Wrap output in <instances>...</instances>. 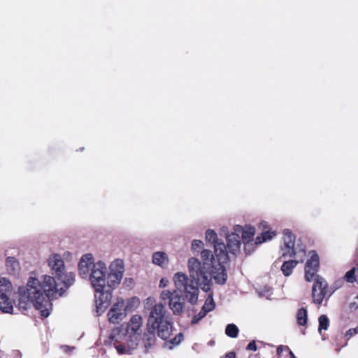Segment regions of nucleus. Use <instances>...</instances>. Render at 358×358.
<instances>
[{"label":"nucleus","instance_id":"f704fd0d","mask_svg":"<svg viewBox=\"0 0 358 358\" xmlns=\"http://www.w3.org/2000/svg\"><path fill=\"white\" fill-rule=\"evenodd\" d=\"M246 349L248 350L256 351L257 348L255 342L254 341L250 342L249 344L248 345Z\"/></svg>","mask_w":358,"mask_h":358},{"label":"nucleus","instance_id":"5701e85b","mask_svg":"<svg viewBox=\"0 0 358 358\" xmlns=\"http://www.w3.org/2000/svg\"><path fill=\"white\" fill-rule=\"evenodd\" d=\"M115 348L117 351V352L120 355L123 354H128L131 355L134 350L136 348V344L135 341L133 343L132 345L128 344L127 345H125V343H120L115 346Z\"/></svg>","mask_w":358,"mask_h":358},{"label":"nucleus","instance_id":"1a4fd4ad","mask_svg":"<svg viewBox=\"0 0 358 358\" xmlns=\"http://www.w3.org/2000/svg\"><path fill=\"white\" fill-rule=\"evenodd\" d=\"M327 294V283L325 280L317 275L313 286L312 296L313 302L320 304Z\"/></svg>","mask_w":358,"mask_h":358},{"label":"nucleus","instance_id":"9d476101","mask_svg":"<svg viewBox=\"0 0 358 358\" xmlns=\"http://www.w3.org/2000/svg\"><path fill=\"white\" fill-rule=\"evenodd\" d=\"M222 234H224L226 240H227V245L226 249L229 250V252L234 255H236L240 252L241 248V239L238 234L234 230V232L229 234L228 229L227 227H222L221 229Z\"/></svg>","mask_w":358,"mask_h":358},{"label":"nucleus","instance_id":"a878e982","mask_svg":"<svg viewBox=\"0 0 358 358\" xmlns=\"http://www.w3.org/2000/svg\"><path fill=\"white\" fill-rule=\"evenodd\" d=\"M297 322L301 326H304L307 323V310L304 308H300L296 314Z\"/></svg>","mask_w":358,"mask_h":358},{"label":"nucleus","instance_id":"f03ea898","mask_svg":"<svg viewBox=\"0 0 358 358\" xmlns=\"http://www.w3.org/2000/svg\"><path fill=\"white\" fill-rule=\"evenodd\" d=\"M187 268L190 279L186 274L178 272L174 275L173 281L176 289L184 290L188 302L194 304L198 300L199 287L205 292L210 290L215 270L210 266L202 264L195 257L188 259Z\"/></svg>","mask_w":358,"mask_h":358},{"label":"nucleus","instance_id":"473e14b6","mask_svg":"<svg viewBox=\"0 0 358 358\" xmlns=\"http://www.w3.org/2000/svg\"><path fill=\"white\" fill-rule=\"evenodd\" d=\"M203 242L200 240H194L192 243V250L193 251L196 250L199 248H201L203 246Z\"/></svg>","mask_w":358,"mask_h":358},{"label":"nucleus","instance_id":"412c9836","mask_svg":"<svg viewBox=\"0 0 358 358\" xmlns=\"http://www.w3.org/2000/svg\"><path fill=\"white\" fill-rule=\"evenodd\" d=\"M148 332L144 334L143 343L146 350L152 348L155 345L156 342V334L157 331H152V329H147Z\"/></svg>","mask_w":358,"mask_h":358},{"label":"nucleus","instance_id":"4be33fe9","mask_svg":"<svg viewBox=\"0 0 358 358\" xmlns=\"http://www.w3.org/2000/svg\"><path fill=\"white\" fill-rule=\"evenodd\" d=\"M298 262L296 260L285 261L281 266V271L284 275L289 276L292 274L293 269L296 266Z\"/></svg>","mask_w":358,"mask_h":358},{"label":"nucleus","instance_id":"7ed1b4c3","mask_svg":"<svg viewBox=\"0 0 358 358\" xmlns=\"http://www.w3.org/2000/svg\"><path fill=\"white\" fill-rule=\"evenodd\" d=\"M145 309L148 311L147 329L157 331L160 338L167 340L172 335L173 322L165 306L156 303L153 297H148L145 301Z\"/></svg>","mask_w":358,"mask_h":358},{"label":"nucleus","instance_id":"a211bd4d","mask_svg":"<svg viewBox=\"0 0 358 358\" xmlns=\"http://www.w3.org/2000/svg\"><path fill=\"white\" fill-rule=\"evenodd\" d=\"M142 326V317L138 315L131 317L129 323L127 325V332L129 334H136Z\"/></svg>","mask_w":358,"mask_h":358},{"label":"nucleus","instance_id":"c756f323","mask_svg":"<svg viewBox=\"0 0 358 358\" xmlns=\"http://www.w3.org/2000/svg\"><path fill=\"white\" fill-rule=\"evenodd\" d=\"M215 303L212 296H208L206 299L205 303L203 304L202 309L205 310L206 313L213 310L215 308Z\"/></svg>","mask_w":358,"mask_h":358},{"label":"nucleus","instance_id":"e433bc0d","mask_svg":"<svg viewBox=\"0 0 358 358\" xmlns=\"http://www.w3.org/2000/svg\"><path fill=\"white\" fill-rule=\"evenodd\" d=\"M61 348L65 352H69L72 351L74 349V347H69L68 345H62Z\"/></svg>","mask_w":358,"mask_h":358},{"label":"nucleus","instance_id":"dca6fc26","mask_svg":"<svg viewBox=\"0 0 358 358\" xmlns=\"http://www.w3.org/2000/svg\"><path fill=\"white\" fill-rule=\"evenodd\" d=\"M201 259L202 264L210 266L215 270L214 277L217 275L221 276V270L219 269L220 266L219 261L217 258H215L210 250L203 249L201 252Z\"/></svg>","mask_w":358,"mask_h":358},{"label":"nucleus","instance_id":"f8f14e48","mask_svg":"<svg viewBox=\"0 0 358 358\" xmlns=\"http://www.w3.org/2000/svg\"><path fill=\"white\" fill-rule=\"evenodd\" d=\"M310 253L311 254L310 257L307 260L305 266V279L308 282H310L315 277L316 278L320 266L318 255L313 250Z\"/></svg>","mask_w":358,"mask_h":358},{"label":"nucleus","instance_id":"37998d69","mask_svg":"<svg viewBox=\"0 0 358 358\" xmlns=\"http://www.w3.org/2000/svg\"><path fill=\"white\" fill-rule=\"evenodd\" d=\"M357 284H358V263H357Z\"/></svg>","mask_w":358,"mask_h":358},{"label":"nucleus","instance_id":"72a5a7b5","mask_svg":"<svg viewBox=\"0 0 358 358\" xmlns=\"http://www.w3.org/2000/svg\"><path fill=\"white\" fill-rule=\"evenodd\" d=\"M358 333V328H352L346 331L345 336H352L353 335H355Z\"/></svg>","mask_w":358,"mask_h":358},{"label":"nucleus","instance_id":"393cba45","mask_svg":"<svg viewBox=\"0 0 358 358\" xmlns=\"http://www.w3.org/2000/svg\"><path fill=\"white\" fill-rule=\"evenodd\" d=\"M183 340V334L182 333H179L174 336L173 338L171 339L169 341L165 343V345L169 350H172L176 345H179L182 341Z\"/></svg>","mask_w":358,"mask_h":358},{"label":"nucleus","instance_id":"58836bf2","mask_svg":"<svg viewBox=\"0 0 358 358\" xmlns=\"http://www.w3.org/2000/svg\"><path fill=\"white\" fill-rule=\"evenodd\" d=\"M224 358H236V353L233 351L226 354Z\"/></svg>","mask_w":358,"mask_h":358},{"label":"nucleus","instance_id":"79ce46f5","mask_svg":"<svg viewBox=\"0 0 358 358\" xmlns=\"http://www.w3.org/2000/svg\"><path fill=\"white\" fill-rule=\"evenodd\" d=\"M290 358H296L292 351L289 350Z\"/></svg>","mask_w":358,"mask_h":358},{"label":"nucleus","instance_id":"f3484780","mask_svg":"<svg viewBox=\"0 0 358 358\" xmlns=\"http://www.w3.org/2000/svg\"><path fill=\"white\" fill-rule=\"evenodd\" d=\"M128 337L129 333L127 332L126 329L121 327H117L113 329L108 338L111 342L114 341L117 343L122 341H125V340H127Z\"/></svg>","mask_w":358,"mask_h":358},{"label":"nucleus","instance_id":"c03bdc74","mask_svg":"<svg viewBox=\"0 0 358 358\" xmlns=\"http://www.w3.org/2000/svg\"><path fill=\"white\" fill-rule=\"evenodd\" d=\"M265 289H266L267 292H269V289L268 288L265 287Z\"/></svg>","mask_w":358,"mask_h":358},{"label":"nucleus","instance_id":"0eeeda50","mask_svg":"<svg viewBox=\"0 0 358 358\" xmlns=\"http://www.w3.org/2000/svg\"><path fill=\"white\" fill-rule=\"evenodd\" d=\"M12 283L6 278H0V310L5 313H11L13 310L10 296L12 292Z\"/></svg>","mask_w":358,"mask_h":358},{"label":"nucleus","instance_id":"423d86ee","mask_svg":"<svg viewBox=\"0 0 358 358\" xmlns=\"http://www.w3.org/2000/svg\"><path fill=\"white\" fill-rule=\"evenodd\" d=\"M178 289L173 292L164 290L160 294V299L163 301H168L170 309L174 315H180L185 307V298L178 294ZM182 292V290H180Z\"/></svg>","mask_w":358,"mask_h":358},{"label":"nucleus","instance_id":"ea45409f","mask_svg":"<svg viewBox=\"0 0 358 358\" xmlns=\"http://www.w3.org/2000/svg\"><path fill=\"white\" fill-rule=\"evenodd\" d=\"M253 245H254V243H252V245H250V246L248 247V250L247 251L245 250L246 254H250L251 253V252L253 250Z\"/></svg>","mask_w":358,"mask_h":358},{"label":"nucleus","instance_id":"20e7f679","mask_svg":"<svg viewBox=\"0 0 358 358\" xmlns=\"http://www.w3.org/2000/svg\"><path fill=\"white\" fill-rule=\"evenodd\" d=\"M79 275L82 278H89L94 290L100 291L106 287L107 267L102 261L94 262L92 254L82 256L78 264Z\"/></svg>","mask_w":358,"mask_h":358},{"label":"nucleus","instance_id":"c9c22d12","mask_svg":"<svg viewBox=\"0 0 358 358\" xmlns=\"http://www.w3.org/2000/svg\"><path fill=\"white\" fill-rule=\"evenodd\" d=\"M169 280L166 278H162L159 282L160 287H165L168 285Z\"/></svg>","mask_w":358,"mask_h":358},{"label":"nucleus","instance_id":"4c0bfd02","mask_svg":"<svg viewBox=\"0 0 358 358\" xmlns=\"http://www.w3.org/2000/svg\"><path fill=\"white\" fill-rule=\"evenodd\" d=\"M284 348H285L286 349L289 350V348L287 346L284 347L282 345H280L277 348V355H280L282 352V350H283Z\"/></svg>","mask_w":358,"mask_h":358},{"label":"nucleus","instance_id":"7c9ffc66","mask_svg":"<svg viewBox=\"0 0 358 358\" xmlns=\"http://www.w3.org/2000/svg\"><path fill=\"white\" fill-rule=\"evenodd\" d=\"M134 341L137 347L138 344V336L136 334H129V337L127 340H125L124 343L126 345H127L128 344L132 345Z\"/></svg>","mask_w":358,"mask_h":358},{"label":"nucleus","instance_id":"2f4dec72","mask_svg":"<svg viewBox=\"0 0 358 358\" xmlns=\"http://www.w3.org/2000/svg\"><path fill=\"white\" fill-rule=\"evenodd\" d=\"M206 314L207 313L205 312V310H203L201 308L200 312L193 317L192 323L198 322L200 320H201L203 317H204L206 315Z\"/></svg>","mask_w":358,"mask_h":358},{"label":"nucleus","instance_id":"aec40b11","mask_svg":"<svg viewBox=\"0 0 358 358\" xmlns=\"http://www.w3.org/2000/svg\"><path fill=\"white\" fill-rule=\"evenodd\" d=\"M152 262L162 268H164L169 264L168 255L164 252H155L152 255Z\"/></svg>","mask_w":358,"mask_h":358},{"label":"nucleus","instance_id":"ddd939ff","mask_svg":"<svg viewBox=\"0 0 358 358\" xmlns=\"http://www.w3.org/2000/svg\"><path fill=\"white\" fill-rule=\"evenodd\" d=\"M295 236L289 229L283 231V245L281 246V257H292L295 255L294 251Z\"/></svg>","mask_w":358,"mask_h":358},{"label":"nucleus","instance_id":"a19ab883","mask_svg":"<svg viewBox=\"0 0 358 358\" xmlns=\"http://www.w3.org/2000/svg\"><path fill=\"white\" fill-rule=\"evenodd\" d=\"M350 308L351 310H353V309H357L358 308L357 306H355V303H350Z\"/></svg>","mask_w":358,"mask_h":358},{"label":"nucleus","instance_id":"2eb2a0df","mask_svg":"<svg viewBox=\"0 0 358 358\" xmlns=\"http://www.w3.org/2000/svg\"><path fill=\"white\" fill-rule=\"evenodd\" d=\"M234 230L238 234V236L241 234V238L245 245L244 248L247 251L248 247L252 245V241L255 234V229L251 226H248L244 229L241 225H235Z\"/></svg>","mask_w":358,"mask_h":358},{"label":"nucleus","instance_id":"c85d7f7f","mask_svg":"<svg viewBox=\"0 0 358 358\" xmlns=\"http://www.w3.org/2000/svg\"><path fill=\"white\" fill-rule=\"evenodd\" d=\"M319 328L318 331L321 334L322 330H327L329 326V320L325 315H322L319 317Z\"/></svg>","mask_w":358,"mask_h":358},{"label":"nucleus","instance_id":"f257e3e1","mask_svg":"<svg viewBox=\"0 0 358 358\" xmlns=\"http://www.w3.org/2000/svg\"><path fill=\"white\" fill-rule=\"evenodd\" d=\"M48 265L54 277L44 275L42 284L38 279L29 277L26 286L19 287V309L27 310L32 305L40 311L41 316L47 317L50 315V308L52 306L50 299L55 297L59 291L61 292L59 295L62 294V288H58L59 285L56 282L55 278L66 288H69L75 282V273L66 272L64 262L60 255H51L48 259Z\"/></svg>","mask_w":358,"mask_h":358},{"label":"nucleus","instance_id":"4468645a","mask_svg":"<svg viewBox=\"0 0 358 358\" xmlns=\"http://www.w3.org/2000/svg\"><path fill=\"white\" fill-rule=\"evenodd\" d=\"M112 297V292L106 287L100 291L95 290L96 313L102 314L108 307Z\"/></svg>","mask_w":358,"mask_h":358},{"label":"nucleus","instance_id":"bb28decb","mask_svg":"<svg viewBox=\"0 0 358 358\" xmlns=\"http://www.w3.org/2000/svg\"><path fill=\"white\" fill-rule=\"evenodd\" d=\"M357 264L355 267L350 269L345 275V279L349 282L356 281L357 282Z\"/></svg>","mask_w":358,"mask_h":358},{"label":"nucleus","instance_id":"39448f33","mask_svg":"<svg viewBox=\"0 0 358 358\" xmlns=\"http://www.w3.org/2000/svg\"><path fill=\"white\" fill-rule=\"evenodd\" d=\"M206 241L213 243L215 257L219 261L220 270H221V276L217 275L215 276V281L220 285H224L227 279V274L224 264L229 260L228 252L226 251V246L222 241H219L217 233L212 229H208L206 231Z\"/></svg>","mask_w":358,"mask_h":358},{"label":"nucleus","instance_id":"cd10ccee","mask_svg":"<svg viewBox=\"0 0 358 358\" xmlns=\"http://www.w3.org/2000/svg\"><path fill=\"white\" fill-rule=\"evenodd\" d=\"M238 328L234 324H229L226 327L225 334L231 338H236L238 334Z\"/></svg>","mask_w":358,"mask_h":358},{"label":"nucleus","instance_id":"b1692460","mask_svg":"<svg viewBox=\"0 0 358 358\" xmlns=\"http://www.w3.org/2000/svg\"><path fill=\"white\" fill-rule=\"evenodd\" d=\"M275 235L276 234L275 233V231H266L262 232L260 236H258L256 238L255 244L258 245L266 241H269L272 239V238L274 237Z\"/></svg>","mask_w":358,"mask_h":358},{"label":"nucleus","instance_id":"6ab92c4d","mask_svg":"<svg viewBox=\"0 0 358 358\" xmlns=\"http://www.w3.org/2000/svg\"><path fill=\"white\" fill-rule=\"evenodd\" d=\"M6 268L10 275H16L20 271V265L18 261L13 257H8L6 260Z\"/></svg>","mask_w":358,"mask_h":358},{"label":"nucleus","instance_id":"6e6552de","mask_svg":"<svg viewBox=\"0 0 358 358\" xmlns=\"http://www.w3.org/2000/svg\"><path fill=\"white\" fill-rule=\"evenodd\" d=\"M124 264L122 259H117L109 266V273L107 275V285L109 288L117 286L123 277Z\"/></svg>","mask_w":358,"mask_h":358},{"label":"nucleus","instance_id":"9b49d317","mask_svg":"<svg viewBox=\"0 0 358 358\" xmlns=\"http://www.w3.org/2000/svg\"><path fill=\"white\" fill-rule=\"evenodd\" d=\"M127 315V310L122 299L115 303L108 313V321L113 324H117L123 320Z\"/></svg>","mask_w":358,"mask_h":358}]
</instances>
